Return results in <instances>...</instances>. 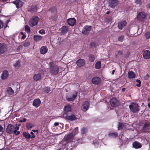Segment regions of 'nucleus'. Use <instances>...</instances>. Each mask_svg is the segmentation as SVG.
<instances>
[{"label": "nucleus", "instance_id": "f257e3e1", "mask_svg": "<svg viewBox=\"0 0 150 150\" xmlns=\"http://www.w3.org/2000/svg\"><path fill=\"white\" fill-rule=\"evenodd\" d=\"M50 72L52 75H56L59 72V68L58 66L54 64L53 62L49 63Z\"/></svg>", "mask_w": 150, "mask_h": 150}, {"label": "nucleus", "instance_id": "f03ea898", "mask_svg": "<svg viewBox=\"0 0 150 150\" xmlns=\"http://www.w3.org/2000/svg\"><path fill=\"white\" fill-rule=\"evenodd\" d=\"M129 108L131 111L135 113L138 112L140 110L138 104L135 103H131L129 105Z\"/></svg>", "mask_w": 150, "mask_h": 150}, {"label": "nucleus", "instance_id": "7ed1b4c3", "mask_svg": "<svg viewBox=\"0 0 150 150\" xmlns=\"http://www.w3.org/2000/svg\"><path fill=\"white\" fill-rule=\"evenodd\" d=\"M39 18L37 16H33L30 19L29 24L31 27H33L36 25L38 23Z\"/></svg>", "mask_w": 150, "mask_h": 150}, {"label": "nucleus", "instance_id": "20e7f679", "mask_svg": "<svg viewBox=\"0 0 150 150\" xmlns=\"http://www.w3.org/2000/svg\"><path fill=\"white\" fill-rule=\"evenodd\" d=\"M74 136L73 134L71 133L65 135L62 141V144L64 145L67 144L71 141Z\"/></svg>", "mask_w": 150, "mask_h": 150}, {"label": "nucleus", "instance_id": "39448f33", "mask_svg": "<svg viewBox=\"0 0 150 150\" xmlns=\"http://www.w3.org/2000/svg\"><path fill=\"white\" fill-rule=\"evenodd\" d=\"M62 117L66 119L71 121L75 120L76 118L75 116L71 113H64L62 115Z\"/></svg>", "mask_w": 150, "mask_h": 150}, {"label": "nucleus", "instance_id": "423d86ee", "mask_svg": "<svg viewBox=\"0 0 150 150\" xmlns=\"http://www.w3.org/2000/svg\"><path fill=\"white\" fill-rule=\"evenodd\" d=\"M119 3L118 0H108V6L111 8H114Z\"/></svg>", "mask_w": 150, "mask_h": 150}, {"label": "nucleus", "instance_id": "0eeeda50", "mask_svg": "<svg viewBox=\"0 0 150 150\" xmlns=\"http://www.w3.org/2000/svg\"><path fill=\"white\" fill-rule=\"evenodd\" d=\"M146 18L147 14L144 12H141L138 14L137 18L139 21L145 20Z\"/></svg>", "mask_w": 150, "mask_h": 150}, {"label": "nucleus", "instance_id": "6e6552de", "mask_svg": "<svg viewBox=\"0 0 150 150\" xmlns=\"http://www.w3.org/2000/svg\"><path fill=\"white\" fill-rule=\"evenodd\" d=\"M91 29V26L85 25L83 29L82 33L84 35H87L89 33Z\"/></svg>", "mask_w": 150, "mask_h": 150}, {"label": "nucleus", "instance_id": "1a4fd4ad", "mask_svg": "<svg viewBox=\"0 0 150 150\" xmlns=\"http://www.w3.org/2000/svg\"><path fill=\"white\" fill-rule=\"evenodd\" d=\"M15 130L14 126L12 124H9L6 129V132L8 134H12Z\"/></svg>", "mask_w": 150, "mask_h": 150}, {"label": "nucleus", "instance_id": "9d476101", "mask_svg": "<svg viewBox=\"0 0 150 150\" xmlns=\"http://www.w3.org/2000/svg\"><path fill=\"white\" fill-rule=\"evenodd\" d=\"M111 106L112 107L117 106L119 105V102L117 99L115 98H113L110 100V101Z\"/></svg>", "mask_w": 150, "mask_h": 150}, {"label": "nucleus", "instance_id": "9b49d317", "mask_svg": "<svg viewBox=\"0 0 150 150\" xmlns=\"http://www.w3.org/2000/svg\"><path fill=\"white\" fill-rule=\"evenodd\" d=\"M101 81V80L100 78L97 76L93 77L91 80L92 83L95 85L99 84L100 83Z\"/></svg>", "mask_w": 150, "mask_h": 150}, {"label": "nucleus", "instance_id": "f8f14e48", "mask_svg": "<svg viewBox=\"0 0 150 150\" xmlns=\"http://www.w3.org/2000/svg\"><path fill=\"white\" fill-rule=\"evenodd\" d=\"M11 2L15 5L16 7L17 8H21L22 6L23 2L22 1L20 0H16Z\"/></svg>", "mask_w": 150, "mask_h": 150}, {"label": "nucleus", "instance_id": "ddd939ff", "mask_svg": "<svg viewBox=\"0 0 150 150\" xmlns=\"http://www.w3.org/2000/svg\"><path fill=\"white\" fill-rule=\"evenodd\" d=\"M89 103L88 102H84L81 107L82 110L84 112L86 111L89 108Z\"/></svg>", "mask_w": 150, "mask_h": 150}, {"label": "nucleus", "instance_id": "4468645a", "mask_svg": "<svg viewBox=\"0 0 150 150\" xmlns=\"http://www.w3.org/2000/svg\"><path fill=\"white\" fill-rule=\"evenodd\" d=\"M38 10L37 6L35 5H32L29 6L28 8V11L31 13L36 12Z\"/></svg>", "mask_w": 150, "mask_h": 150}, {"label": "nucleus", "instance_id": "2eb2a0df", "mask_svg": "<svg viewBox=\"0 0 150 150\" xmlns=\"http://www.w3.org/2000/svg\"><path fill=\"white\" fill-rule=\"evenodd\" d=\"M76 63L78 67H81L84 65L85 63V61L84 59H80L77 60Z\"/></svg>", "mask_w": 150, "mask_h": 150}, {"label": "nucleus", "instance_id": "dca6fc26", "mask_svg": "<svg viewBox=\"0 0 150 150\" xmlns=\"http://www.w3.org/2000/svg\"><path fill=\"white\" fill-rule=\"evenodd\" d=\"M67 22L69 25L73 26L75 24L76 21L74 18H70L67 20Z\"/></svg>", "mask_w": 150, "mask_h": 150}, {"label": "nucleus", "instance_id": "f3484780", "mask_svg": "<svg viewBox=\"0 0 150 150\" xmlns=\"http://www.w3.org/2000/svg\"><path fill=\"white\" fill-rule=\"evenodd\" d=\"M127 23V22L125 21H121L118 23L117 27L120 29L122 30Z\"/></svg>", "mask_w": 150, "mask_h": 150}, {"label": "nucleus", "instance_id": "a211bd4d", "mask_svg": "<svg viewBox=\"0 0 150 150\" xmlns=\"http://www.w3.org/2000/svg\"><path fill=\"white\" fill-rule=\"evenodd\" d=\"M41 101L39 98L34 100L33 103V105L36 108H38L40 105Z\"/></svg>", "mask_w": 150, "mask_h": 150}, {"label": "nucleus", "instance_id": "6ab92c4d", "mask_svg": "<svg viewBox=\"0 0 150 150\" xmlns=\"http://www.w3.org/2000/svg\"><path fill=\"white\" fill-rule=\"evenodd\" d=\"M77 96V92H76L74 94L72 95V97L71 98H69L68 96H67L66 97V99L67 101L71 102L73 101L75 99Z\"/></svg>", "mask_w": 150, "mask_h": 150}, {"label": "nucleus", "instance_id": "aec40b11", "mask_svg": "<svg viewBox=\"0 0 150 150\" xmlns=\"http://www.w3.org/2000/svg\"><path fill=\"white\" fill-rule=\"evenodd\" d=\"M7 48L6 45L4 44H3L0 47V54L4 53L7 51Z\"/></svg>", "mask_w": 150, "mask_h": 150}, {"label": "nucleus", "instance_id": "412c9836", "mask_svg": "<svg viewBox=\"0 0 150 150\" xmlns=\"http://www.w3.org/2000/svg\"><path fill=\"white\" fill-rule=\"evenodd\" d=\"M9 75L8 71L6 70H4L1 75V78L3 80L7 79Z\"/></svg>", "mask_w": 150, "mask_h": 150}, {"label": "nucleus", "instance_id": "4be33fe9", "mask_svg": "<svg viewBox=\"0 0 150 150\" xmlns=\"http://www.w3.org/2000/svg\"><path fill=\"white\" fill-rule=\"evenodd\" d=\"M10 21V20L9 19L6 21V23H5V25L4 26V22L0 20V29L2 28L3 27L5 29L8 27V24Z\"/></svg>", "mask_w": 150, "mask_h": 150}, {"label": "nucleus", "instance_id": "5701e85b", "mask_svg": "<svg viewBox=\"0 0 150 150\" xmlns=\"http://www.w3.org/2000/svg\"><path fill=\"white\" fill-rule=\"evenodd\" d=\"M48 48L46 46H42L40 48V51L42 54H44L47 52Z\"/></svg>", "mask_w": 150, "mask_h": 150}, {"label": "nucleus", "instance_id": "b1692460", "mask_svg": "<svg viewBox=\"0 0 150 150\" xmlns=\"http://www.w3.org/2000/svg\"><path fill=\"white\" fill-rule=\"evenodd\" d=\"M68 28L66 26H64L60 28L61 33L63 35L66 33L68 31Z\"/></svg>", "mask_w": 150, "mask_h": 150}, {"label": "nucleus", "instance_id": "393cba45", "mask_svg": "<svg viewBox=\"0 0 150 150\" xmlns=\"http://www.w3.org/2000/svg\"><path fill=\"white\" fill-rule=\"evenodd\" d=\"M143 56L144 59H147L150 58V51L148 50L145 51L143 54Z\"/></svg>", "mask_w": 150, "mask_h": 150}, {"label": "nucleus", "instance_id": "a878e982", "mask_svg": "<svg viewBox=\"0 0 150 150\" xmlns=\"http://www.w3.org/2000/svg\"><path fill=\"white\" fill-rule=\"evenodd\" d=\"M41 75L40 74H35L33 77V79L34 81H37L41 79Z\"/></svg>", "mask_w": 150, "mask_h": 150}, {"label": "nucleus", "instance_id": "bb28decb", "mask_svg": "<svg viewBox=\"0 0 150 150\" xmlns=\"http://www.w3.org/2000/svg\"><path fill=\"white\" fill-rule=\"evenodd\" d=\"M150 128V122H148L145 124L142 127L143 130H149Z\"/></svg>", "mask_w": 150, "mask_h": 150}, {"label": "nucleus", "instance_id": "cd10ccee", "mask_svg": "<svg viewBox=\"0 0 150 150\" xmlns=\"http://www.w3.org/2000/svg\"><path fill=\"white\" fill-rule=\"evenodd\" d=\"M132 146H133L135 149L140 148L142 146V145L141 144L136 141L133 143Z\"/></svg>", "mask_w": 150, "mask_h": 150}, {"label": "nucleus", "instance_id": "c85d7f7f", "mask_svg": "<svg viewBox=\"0 0 150 150\" xmlns=\"http://www.w3.org/2000/svg\"><path fill=\"white\" fill-rule=\"evenodd\" d=\"M128 76L129 79H133L135 78L136 75L134 72L129 71L128 73Z\"/></svg>", "mask_w": 150, "mask_h": 150}, {"label": "nucleus", "instance_id": "c756f323", "mask_svg": "<svg viewBox=\"0 0 150 150\" xmlns=\"http://www.w3.org/2000/svg\"><path fill=\"white\" fill-rule=\"evenodd\" d=\"M64 110L66 112H71L72 110L71 105H69L65 106L64 108Z\"/></svg>", "mask_w": 150, "mask_h": 150}, {"label": "nucleus", "instance_id": "7c9ffc66", "mask_svg": "<svg viewBox=\"0 0 150 150\" xmlns=\"http://www.w3.org/2000/svg\"><path fill=\"white\" fill-rule=\"evenodd\" d=\"M42 36L37 35H35L33 36L34 39L36 42L39 41L42 39Z\"/></svg>", "mask_w": 150, "mask_h": 150}, {"label": "nucleus", "instance_id": "2f4dec72", "mask_svg": "<svg viewBox=\"0 0 150 150\" xmlns=\"http://www.w3.org/2000/svg\"><path fill=\"white\" fill-rule=\"evenodd\" d=\"M119 125L118 126V130L123 129L125 128V125L124 123L119 122Z\"/></svg>", "mask_w": 150, "mask_h": 150}, {"label": "nucleus", "instance_id": "473e14b6", "mask_svg": "<svg viewBox=\"0 0 150 150\" xmlns=\"http://www.w3.org/2000/svg\"><path fill=\"white\" fill-rule=\"evenodd\" d=\"M7 92L9 95H13L14 93V91L10 87H9L7 88Z\"/></svg>", "mask_w": 150, "mask_h": 150}, {"label": "nucleus", "instance_id": "72a5a7b5", "mask_svg": "<svg viewBox=\"0 0 150 150\" xmlns=\"http://www.w3.org/2000/svg\"><path fill=\"white\" fill-rule=\"evenodd\" d=\"M23 136L26 139H29L31 138V135L30 134L26 132H23Z\"/></svg>", "mask_w": 150, "mask_h": 150}, {"label": "nucleus", "instance_id": "f704fd0d", "mask_svg": "<svg viewBox=\"0 0 150 150\" xmlns=\"http://www.w3.org/2000/svg\"><path fill=\"white\" fill-rule=\"evenodd\" d=\"M95 68L96 69H99L101 68V62H97L95 64Z\"/></svg>", "mask_w": 150, "mask_h": 150}, {"label": "nucleus", "instance_id": "c9c22d12", "mask_svg": "<svg viewBox=\"0 0 150 150\" xmlns=\"http://www.w3.org/2000/svg\"><path fill=\"white\" fill-rule=\"evenodd\" d=\"M108 136L110 137L116 138L118 136V133L116 132L113 133H110L108 134Z\"/></svg>", "mask_w": 150, "mask_h": 150}, {"label": "nucleus", "instance_id": "e433bc0d", "mask_svg": "<svg viewBox=\"0 0 150 150\" xmlns=\"http://www.w3.org/2000/svg\"><path fill=\"white\" fill-rule=\"evenodd\" d=\"M89 60L91 62H93L95 60V56L94 55L90 54L88 56Z\"/></svg>", "mask_w": 150, "mask_h": 150}, {"label": "nucleus", "instance_id": "4c0bfd02", "mask_svg": "<svg viewBox=\"0 0 150 150\" xmlns=\"http://www.w3.org/2000/svg\"><path fill=\"white\" fill-rule=\"evenodd\" d=\"M43 91L45 93H47L50 91V88L48 86H46L43 88Z\"/></svg>", "mask_w": 150, "mask_h": 150}, {"label": "nucleus", "instance_id": "58836bf2", "mask_svg": "<svg viewBox=\"0 0 150 150\" xmlns=\"http://www.w3.org/2000/svg\"><path fill=\"white\" fill-rule=\"evenodd\" d=\"M78 131L79 128L78 127H77L75 128L73 130L72 132L71 133L73 134L74 136L78 133Z\"/></svg>", "mask_w": 150, "mask_h": 150}, {"label": "nucleus", "instance_id": "ea45409f", "mask_svg": "<svg viewBox=\"0 0 150 150\" xmlns=\"http://www.w3.org/2000/svg\"><path fill=\"white\" fill-rule=\"evenodd\" d=\"M33 126V125L30 122L27 123L26 124V128L28 129L32 128Z\"/></svg>", "mask_w": 150, "mask_h": 150}, {"label": "nucleus", "instance_id": "a19ab883", "mask_svg": "<svg viewBox=\"0 0 150 150\" xmlns=\"http://www.w3.org/2000/svg\"><path fill=\"white\" fill-rule=\"evenodd\" d=\"M87 131V129L86 127H84L82 128L81 130V133L82 134H86Z\"/></svg>", "mask_w": 150, "mask_h": 150}, {"label": "nucleus", "instance_id": "79ce46f5", "mask_svg": "<svg viewBox=\"0 0 150 150\" xmlns=\"http://www.w3.org/2000/svg\"><path fill=\"white\" fill-rule=\"evenodd\" d=\"M20 62L19 61H18L16 62L15 64H14L13 66L15 67L17 69L20 66Z\"/></svg>", "mask_w": 150, "mask_h": 150}, {"label": "nucleus", "instance_id": "37998d69", "mask_svg": "<svg viewBox=\"0 0 150 150\" xmlns=\"http://www.w3.org/2000/svg\"><path fill=\"white\" fill-rule=\"evenodd\" d=\"M25 31L27 33H30V27L27 25L25 26Z\"/></svg>", "mask_w": 150, "mask_h": 150}, {"label": "nucleus", "instance_id": "c03bdc74", "mask_svg": "<svg viewBox=\"0 0 150 150\" xmlns=\"http://www.w3.org/2000/svg\"><path fill=\"white\" fill-rule=\"evenodd\" d=\"M145 36L146 39L150 38V32L148 31L146 32L145 34Z\"/></svg>", "mask_w": 150, "mask_h": 150}, {"label": "nucleus", "instance_id": "a18cd8bd", "mask_svg": "<svg viewBox=\"0 0 150 150\" xmlns=\"http://www.w3.org/2000/svg\"><path fill=\"white\" fill-rule=\"evenodd\" d=\"M30 45V43L29 42H23V46L25 47H28Z\"/></svg>", "mask_w": 150, "mask_h": 150}, {"label": "nucleus", "instance_id": "49530a36", "mask_svg": "<svg viewBox=\"0 0 150 150\" xmlns=\"http://www.w3.org/2000/svg\"><path fill=\"white\" fill-rule=\"evenodd\" d=\"M136 81L138 83V84H136V86L138 87H140L141 86V81L139 79H137L136 80Z\"/></svg>", "mask_w": 150, "mask_h": 150}, {"label": "nucleus", "instance_id": "de8ad7c7", "mask_svg": "<svg viewBox=\"0 0 150 150\" xmlns=\"http://www.w3.org/2000/svg\"><path fill=\"white\" fill-rule=\"evenodd\" d=\"M96 46V43L95 42H91L90 44V47L92 48L93 47H95Z\"/></svg>", "mask_w": 150, "mask_h": 150}, {"label": "nucleus", "instance_id": "09e8293b", "mask_svg": "<svg viewBox=\"0 0 150 150\" xmlns=\"http://www.w3.org/2000/svg\"><path fill=\"white\" fill-rule=\"evenodd\" d=\"M124 37L122 35V36L119 37L118 38V40L119 41L122 42L123 41V39H124Z\"/></svg>", "mask_w": 150, "mask_h": 150}, {"label": "nucleus", "instance_id": "8fccbe9b", "mask_svg": "<svg viewBox=\"0 0 150 150\" xmlns=\"http://www.w3.org/2000/svg\"><path fill=\"white\" fill-rule=\"evenodd\" d=\"M55 8L54 7H52L49 9V11H51L52 13L54 12Z\"/></svg>", "mask_w": 150, "mask_h": 150}, {"label": "nucleus", "instance_id": "3c124183", "mask_svg": "<svg viewBox=\"0 0 150 150\" xmlns=\"http://www.w3.org/2000/svg\"><path fill=\"white\" fill-rule=\"evenodd\" d=\"M13 133L14 134H15L16 135H17L20 134V132L19 131H16V130H14Z\"/></svg>", "mask_w": 150, "mask_h": 150}, {"label": "nucleus", "instance_id": "603ef678", "mask_svg": "<svg viewBox=\"0 0 150 150\" xmlns=\"http://www.w3.org/2000/svg\"><path fill=\"white\" fill-rule=\"evenodd\" d=\"M149 75L147 74L144 77V79L145 80H148L149 78Z\"/></svg>", "mask_w": 150, "mask_h": 150}, {"label": "nucleus", "instance_id": "864d4df0", "mask_svg": "<svg viewBox=\"0 0 150 150\" xmlns=\"http://www.w3.org/2000/svg\"><path fill=\"white\" fill-rule=\"evenodd\" d=\"M39 33L41 34H45V31L44 30H39Z\"/></svg>", "mask_w": 150, "mask_h": 150}, {"label": "nucleus", "instance_id": "5fc2aeb1", "mask_svg": "<svg viewBox=\"0 0 150 150\" xmlns=\"http://www.w3.org/2000/svg\"><path fill=\"white\" fill-rule=\"evenodd\" d=\"M135 3L137 4H141V0H135Z\"/></svg>", "mask_w": 150, "mask_h": 150}, {"label": "nucleus", "instance_id": "6e6d98bb", "mask_svg": "<svg viewBox=\"0 0 150 150\" xmlns=\"http://www.w3.org/2000/svg\"><path fill=\"white\" fill-rule=\"evenodd\" d=\"M4 129L3 127L0 124V132H3L4 131Z\"/></svg>", "mask_w": 150, "mask_h": 150}, {"label": "nucleus", "instance_id": "4d7b16f0", "mask_svg": "<svg viewBox=\"0 0 150 150\" xmlns=\"http://www.w3.org/2000/svg\"><path fill=\"white\" fill-rule=\"evenodd\" d=\"M117 54L119 55H122V52L121 50H119L118 51Z\"/></svg>", "mask_w": 150, "mask_h": 150}, {"label": "nucleus", "instance_id": "13d9d810", "mask_svg": "<svg viewBox=\"0 0 150 150\" xmlns=\"http://www.w3.org/2000/svg\"><path fill=\"white\" fill-rule=\"evenodd\" d=\"M26 118H24L23 119V120H20L19 121V122H25L26 121Z\"/></svg>", "mask_w": 150, "mask_h": 150}, {"label": "nucleus", "instance_id": "bf43d9fd", "mask_svg": "<svg viewBox=\"0 0 150 150\" xmlns=\"http://www.w3.org/2000/svg\"><path fill=\"white\" fill-rule=\"evenodd\" d=\"M146 7L147 8H150V3L147 4L146 5Z\"/></svg>", "mask_w": 150, "mask_h": 150}, {"label": "nucleus", "instance_id": "052dcab7", "mask_svg": "<svg viewBox=\"0 0 150 150\" xmlns=\"http://www.w3.org/2000/svg\"><path fill=\"white\" fill-rule=\"evenodd\" d=\"M59 125V123L58 122H56L54 123V125L55 126H57Z\"/></svg>", "mask_w": 150, "mask_h": 150}, {"label": "nucleus", "instance_id": "680f3d73", "mask_svg": "<svg viewBox=\"0 0 150 150\" xmlns=\"http://www.w3.org/2000/svg\"><path fill=\"white\" fill-rule=\"evenodd\" d=\"M26 37V36L25 35H23L21 37V39H24Z\"/></svg>", "mask_w": 150, "mask_h": 150}, {"label": "nucleus", "instance_id": "e2e57ef3", "mask_svg": "<svg viewBox=\"0 0 150 150\" xmlns=\"http://www.w3.org/2000/svg\"><path fill=\"white\" fill-rule=\"evenodd\" d=\"M19 127L18 126H16L15 128V130H16V131L19 129Z\"/></svg>", "mask_w": 150, "mask_h": 150}, {"label": "nucleus", "instance_id": "0e129e2a", "mask_svg": "<svg viewBox=\"0 0 150 150\" xmlns=\"http://www.w3.org/2000/svg\"><path fill=\"white\" fill-rule=\"evenodd\" d=\"M115 72V70H113L112 71V75L114 74Z\"/></svg>", "mask_w": 150, "mask_h": 150}, {"label": "nucleus", "instance_id": "69168bd1", "mask_svg": "<svg viewBox=\"0 0 150 150\" xmlns=\"http://www.w3.org/2000/svg\"><path fill=\"white\" fill-rule=\"evenodd\" d=\"M35 135H32V136L31 137V138H32V139H33L35 137Z\"/></svg>", "mask_w": 150, "mask_h": 150}, {"label": "nucleus", "instance_id": "338daca9", "mask_svg": "<svg viewBox=\"0 0 150 150\" xmlns=\"http://www.w3.org/2000/svg\"><path fill=\"white\" fill-rule=\"evenodd\" d=\"M125 88H122V91H125Z\"/></svg>", "mask_w": 150, "mask_h": 150}, {"label": "nucleus", "instance_id": "774afa93", "mask_svg": "<svg viewBox=\"0 0 150 150\" xmlns=\"http://www.w3.org/2000/svg\"><path fill=\"white\" fill-rule=\"evenodd\" d=\"M4 150H9V149L8 148H5L4 149Z\"/></svg>", "mask_w": 150, "mask_h": 150}]
</instances>
